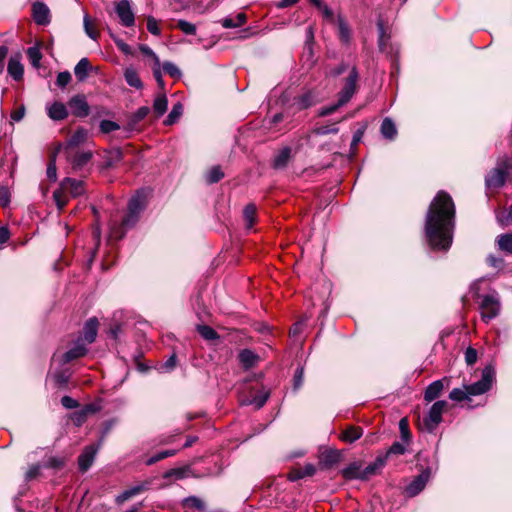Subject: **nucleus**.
I'll list each match as a JSON object with an SVG mask.
<instances>
[{
	"mask_svg": "<svg viewBox=\"0 0 512 512\" xmlns=\"http://www.w3.org/2000/svg\"><path fill=\"white\" fill-rule=\"evenodd\" d=\"M455 206L452 198L440 191L431 202L425 219V236L434 250L447 251L453 241Z\"/></svg>",
	"mask_w": 512,
	"mask_h": 512,
	"instance_id": "f257e3e1",
	"label": "nucleus"
},
{
	"mask_svg": "<svg viewBox=\"0 0 512 512\" xmlns=\"http://www.w3.org/2000/svg\"><path fill=\"white\" fill-rule=\"evenodd\" d=\"M85 192V186L83 180H77L73 178H65L60 183V188L53 193V198L59 210H62L67 204L66 193H69L72 197H78Z\"/></svg>",
	"mask_w": 512,
	"mask_h": 512,
	"instance_id": "f03ea898",
	"label": "nucleus"
},
{
	"mask_svg": "<svg viewBox=\"0 0 512 512\" xmlns=\"http://www.w3.org/2000/svg\"><path fill=\"white\" fill-rule=\"evenodd\" d=\"M512 167V162L509 158H500L495 168L485 178L487 188H500L506 181L507 174Z\"/></svg>",
	"mask_w": 512,
	"mask_h": 512,
	"instance_id": "7ed1b4c3",
	"label": "nucleus"
},
{
	"mask_svg": "<svg viewBox=\"0 0 512 512\" xmlns=\"http://www.w3.org/2000/svg\"><path fill=\"white\" fill-rule=\"evenodd\" d=\"M146 207V196L143 192H137L135 196H133L128 204V213L122 221V226L124 228H131L138 221L139 214Z\"/></svg>",
	"mask_w": 512,
	"mask_h": 512,
	"instance_id": "20e7f679",
	"label": "nucleus"
},
{
	"mask_svg": "<svg viewBox=\"0 0 512 512\" xmlns=\"http://www.w3.org/2000/svg\"><path fill=\"white\" fill-rule=\"evenodd\" d=\"M447 402L444 400L436 401L429 409L428 414L423 418L421 427L425 431L432 433L442 422V414L447 408Z\"/></svg>",
	"mask_w": 512,
	"mask_h": 512,
	"instance_id": "39448f33",
	"label": "nucleus"
},
{
	"mask_svg": "<svg viewBox=\"0 0 512 512\" xmlns=\"http://www.w3.org/2000/svg\"><path fill=\"white\" fill-rule=\"evenodd\" d=\"M495 379V370L492 366H486L482 371V377L479 381L464 386L471 396H477L490 390Z\"/></svg>",
	"mask_w": 512,
	"mask_h": 512,
	"instance_id": "423d86ee",
	"label": "nucleus"
},
{
	"mask_svg": "<svg viewBox=\"0 0 512 512\" xmlns=\"http://www.w3.org/2000/svg\"><path fill=\"white\" fill-rule=\"evenodd\" d=\"M480 313L484 322L488 323L490 320L496 318L500 313V301L497 294L481 296Z\"/></svg>",
	"mask_w": 512,
	"mask_h": 512,
	"instance_id": "0eeeda50",
	"label": "nucleus"
},
{
	"mask_svg": "<svg viewBox=\"0 0 512 512\" xmlns=\"http://www.w3.org/2000/svg\"><path fill=\"white\" fill-rule=\"evenodd\" d=\"M358 72L355 67H353L345 80L344 87L339 92L338 99L340 100V105H345L350 101L357 90V81H358Z\"/></svg>",
	"mask_w": 512,
	"mask_h": 512,
	"instance_id": "6e6552de",
	"label": "nucleus"
},
{
	"mask_svg": "<svg viewBox=\"0 0 512 512\" xmlns=\"http://www.w3.org/2000/svg\"><path fill=\"white\" fill-rule=\"evenodd\" d=\"M114 10L120 23L125 27H132L135 24V14L129 0H120L115 3Z\"/></svg>",
	"mask_w": 512,
	"mask_h": 512,
	"instance_id": "1a4fd4ad",
	"label": "nucleus"
},
{
	"mask_svg": "<svg viewBox=\"0 0 512 512\" xmlns=\"http://www.w3.org/2000/svg\"><path fill=\"white\" fill-rule=\"evenodd\" d=\"M270 397V391L264 387L260 390L251 392V397L241 398V405H254L256 409L262 408Z\"/></svg>",
	"mask_w": 512,
	"mask_h": 512,
	"instance_id": "9d476101",
	"label": "nucleus"
},
{
	"mask_svg": "<svg viewBox=\"0 0 512 512\" xmlns=\"http://www.w3.org/2000/svg\"><path fill=\"white\" fill-rule=\"evenodd\" d=\"M68 106L71 113L77 117H86L90 112L89 105L84 95L73 96L69 100Z\"/></svg>",
	"mask_w": 512,
	"mask_h": 512,
	"instance_id": "9b49d317",
	"label": "nucleus"
},
{
	"mask_svg": "<svg viewBox=\"0 0 512 512\" xmlns=\"http://www.w3.org/2000/svg\"><path fill=\"white\" fill-rule=\"evenodd\" d=\"M429 478L430 471L424 470L406 487L407 495L410 497L418 495L425 488Z\"/></svg>",
	"mask_w": 512,
	"mask_h": 512,
	"instance_id": "f8f14e48",
	"label": "nucleus"
},
{
	"mask_svg": "<svg viewBox=\"0 0 512 512\" xmlns=\"http://www.w3.org/2000/svg\"><path fill=\"white\" fill-rule=\"evenodd\" d=\"M150 484H151V481H144V482H141L135 486H132V487L126 489L125 491H123L121 494H119L116 497V502L118 504L124 503L125 501L129 500L130 498L137 496V495L141 494L142 492L146 491Z\"/></svg>",
	"mask_w": 512,
	"mask_h": 512,
	"instance_id": "ddd939ff",
	"label": "nucleus"
},
{
	"mask_svg": "<svg viewBox=\"0 0 512 512\" xmlns=\"http://www.w3.org/2000/svg\"><path fill=\"white\" fill-rule=\"evenodd\" d=\"M87 348L83 344L82 339H78L72 348L65 352L62 356V363L66 364L72 360L83 357L87 353Z\"/></svg>",
	"mask_w": 512,
	"mask_h": 512,
	"instance_id": "4468645a",
	"label": "nucleus"
},
{
	"mask_svg": "<svg viewBox=\"0 0 512 512\" xmlns=\"http://www.w3.org/2000/svg\"><path fill=\"white\" fill-rule=\"evenodd\" d=\"M98 447L94 445L87 446L81 455L78 458L79 469L82 472L88 470V468L92 465L95 455L97 453Z\"/></svg>",
	"mask_w": 512,
	"mask_h": 512,
	"instance_id": "2eb2a0df",
	"label": "nucleus"
},
{
	"mask_svg": "<svg viewBox=\"0 0 512 512\" xmlns=\"http://www.w3.org/2000/svg\"><path fill=\"white\" fill-rule=\"evenodd\" d=\"M341 459V453L335 449H326L320 454L319 464L322 468H331Z\"/></svg>",
	"mask_w": 512,
	"mask_h": 512,
	"instance_id": "dca6fc26",
	"label": "nucleus"
},
{
	"mask_svg": "<svg viewBox=\"0 0 512 512\" xmlns=\"http://www.w3.org/2000/svg\"><path fill=\"white\" fill-rule=\"evenodd\" d=\"M20 60L21 56L19 54L11 56L7 67L8 74L16 81L21 80L24 73V68Z\"/></svg>",
	"mask_w": 512,
	"mask_h": 512,
	"instance_id": "f3484780",
	"label": "nucleus"
},
{
	"mask_svg": "<svg viewBox=\"0 0 512 512\" xmlns=\"http://www.w3.org/2000/svg\"><path fill=\"white\" fill-rule=\"evenodd\" d=\"M317 103V97L314 92L307 91L294 98L293 105L297 110L307 109Z\"/></svg>",
	"mask_w": 512,
	"mask_h": 512,
	"instance_id": "a211bd4d",
	"label": "nucleus"
},
{
	"mask_svg": "<svg viewBox=\"0 0 512 512\" xmlns=\"http://www.w3.org/2000/svg\"><path fill=\"white\" fill-rule=\"evenodd\" d=\"M47 114L54 121L64 120L68 116L67 107L61 102H54L47 106Z\"/></svg>",
	"mask_w": 512,
	"mask_h": 512,
	"instance_id": "6ab92c4d",
	"label": "nucleus"
},
{
	"mask_svg": "<svg viewBox=\"0 0 512 512\" xmlns=\"http://www.w3.org/2000/svg\"><path fill=\"white\" fill-rule=\"evenodd\" d=\"M33 17L37 24L45 25L49 23V9L41 2H37L33 5Z\"/></svg>",
	"mask_w": 512,
	"mask_h": 512,
	"instance_id": "aec40b11",
	"label": "nucleus"
},
{
	"mask_svg": "<svg viewBox=\"0 0 512 512\" xmlns=\"http://www.w3.org/2000/svg\"><path fill=\"white\" fill-rule=\"evenodd\" d=\"M386 464V457L378 456L372 463L363 468L362 480L377 474Z\"/></svg>",
	"mask_w": 512,
	"mask_h": 512,
	"instance_id": "412c9836",
	"label": "nucleus"
},
{
	"mask_svg": "<svg viewBox=\"0 0 512 512\" xmlns=\"http://www.w3.org/2000/svg\"><path fill=\"white\" fill-rule=\"evenodd\" d=\"M444 389L443 380H436L428 385L424 392V400L426 402H432L437 399Z\"/></svg>",
	"mask_w": 512,
	"mask_h": 512,
	"instance_id": "4be33fe9",
	"label": "nucleus"
},
{
	"mask_svg": "<svg viewBox=\"0 0 512 512\" xmlns=\"http://www.w3.org/2000/svg\"><path fill=\"white\" fill-rule=\"evenodd\" d=\"M98 330V321L96 318L89 319L83 327V338L90 344L95 341Z\"/></svg>",
	"mask_w": 512,
	"mask_h": 512,
	"instance_id": "5701e85b",
	"label": "nucleus"
},
{
	"mask_svg": "<svg viewBox=\"0 0 512 512\" xmlns=\"http://www.w3.org/2000/svg\"><path fill=\"white\" fill-rule=\"evenodd\" d=\"M363 468L360 462H353L346 468L342 469L341 474L346 480L359 479L362 480Z\"/></svg>",
	"mask_w": 512,
	"mask_h": 512,
	"instance_id": "b1692460",
	"label": "nucleus"
},
{
	"mask_svg": "<svg viewBox=\"0 0 512 512\" xmlns=\"http://www.w3.org/2000/svg\"><path fill=\"white\" fill-rule=\"evenodd\" d=\"M91 157L92 153L90 151L77 152L70 159L72 169L74 171L82 169L90 161Z\"/></svg>",
	"mask_w": 512,
	"mask_h": 512,
	"instance_id": "393cba45",
	"label": "nucleus"
},
{
	"mask_svg": "<svg viewBox=\"0 0 512 512\" xmlns=\"http://www.w3.org/2000/svg\"><path fill=\"white\" fill-rule=\"evenodd\" d=\"M363 435V429L359 426H348L341 434V440L346 443H353Z\"/></svg>",
	"mask_w": 512,
	"mask_h": 512,
	"instance_id": "a878e982",
	"label": "nucleus"
},
{
	"mask_svg": "<svg viewBox=\"0 0 512 512\" xmlns=\"http://www.w3.org/2000/svg\"><path fill=\"white\" fill-rule=\"evenodd\" d=\"M88 138V131L82 127L78 128L68 139L66 149L74 148L84 143Z\"/></svg>",
	"mask_w": 512,
	"mask_h": 512,
	"instance_id": "bb28decb",
	"label": "nucleus"
},
{
	"mask_svg": "<svg viewBox=\"0 0 512 512\" xmlns=\"http://www.w3.org/2000/svg\"><path fill=\"white\" fill-rule=\"evenodd\" d=\"M124 78L127 84L133 88L141 89L143 87V83L137 71L133 67H128L125 69Z\"/></svg>",
	"mask_w": 512,
	"mask_h": 512,
	"instance_id": "cd10ccee",
	"label": "nucleus"
},
{
	"mask_svg": "<svg viewBox=\"0 0 512 512\" xmlns=\"http://www.w3.org/2000/svg\"><path fill=\"white\" fill-rule=\"evenodd\" d=\"M239 360L245 368H251L256 365L259 360L257 354L249 349H244L239 354Z\"/></svg>",
	"mask_w": 512,
	"mask_h": 512,
	"instance_id": "c85d7f7f",
	"label": "nucleus"
},
{
	"mask_svg": "<svg viewBox=\"0 0 512 512\" xmlns=\"http://www.w3.org/2000/svg\"><path fill=\"white\" fill-rule=\"evenodd\" d=\"M291 157V148H283L274 158L273 167L275 169H283L287 166Z\"/></svg>",
	"mask_w": 512,
	"mask_h": 512,
	"instance_id": "c756f323",
	"label": "nucleus"
},
{
	"mask_svg": "<svg viewBox=\"0 0 512 512\" xmlns=\"http://www.w3.org/2000/svg\"><path fill=\"white\" fill-rule=\"evenodd\" d=\"M90 62L87 58H82L75 66L74 73L79 81H84L88 76Z\"/></svg>",
	"mask_w": 512,
	"mask_h": 512,
	"instance_id": "7c9ffc66",
	"label": "nucleus"
},
{
	"mask_svg": "<svg viewBox=\"0 0 512 512\" xmlns=\"http://www.w3.org/2000/svg\"><path fill=\"white\" fill-rule=\"evenodd\" d=\"M381 134L386 139L392 140L397 134V129L394 122L390 118H385L381 124Z\"/></svg>",
	"mask_w": 512,
	"mask_h": 512,
	"instance_id": "2f4dec72",
	"label": "nucleus"
},
{
	"mask_svg": "<svg viewBox=\"0 0 512 512\" xmlns=\"http://www.w3.org/2000/svg\"><path fill=\"white\" fill-rule=\"evenodd\" d=\"M247 17L244 13H238L235 18L226 17L221 21L224 28H237L246 23Z\"/></svg>",
	"mask_w": 512,
	"mask_h": 512,
	"instance_id": "473e14b6",
	"label": "nucleus"
},
{
	"mask_svg": "<svg viewBox=\"0 0 512 512\" xmlns=\"http://www.w3.org/2000/svg\"><path fill=\"white\" fill-rule=\"evenodd\" d=\"M496 243L499 250L508 254H512V233L499 235L497 237Z\"/></svg>",
	"mask_w": 512,
	"mask_h": 512,
	"instance_id": "72a5a7b5",
	"label": "nucleus"
},
{
	"mask_svg": "<svg viewBox=\"0 0 512 512\" xmlns=\"http://www.w3.org/2000/svg\"><path fill=\"white\" fill-rule=\"evenodd\" d=\"M168 107V100L164 93L156 96L153 102V110L157 116H162Z\"/></svg>",
	"mask_w": 512,
	"mask_h": 512,
	"instance_id": "f704fd0d",
	"label": "nucleus"
},
{
	"mask_svg": "<svg viewBox=\"0 0 512 512\" xmlns=\"http://www.w3.org/2000/svg\"><path fill=\"white\" fill-rule=\"evenodd\" d=\"M183 113V105L180 102H177L173 107L167 118L164 121L165 125H172L178 121Z\"/></svg>",
	"mask_w": 512,
	"mask_h": 512,
	"instance_id": "c9c22d12",
	"label": "nucleus"
},
{
	"mask_svg": "<svg viewBox=\"0 0 512 512\" xmlns=\"http://www.w3.org/2000/svg\"><path fill=\"white\" fill-rule=\"evenodd\" d=\"M244 220L246 222V226L250 229L255 222L256 217V207L254 204H248L245 206L243 211Z\"/></svg>",
	"mask_w": 512,
	"mask_h": 512,
	"instance_id": "e433bc0d",
	"label": "nucleus"
},
{
	"mask_svg": "<svg viewBox=\"0 0 512 512\" xmlns=\"http://www.w3.org/2000/svg\"><path fill=\"white\" fill-rule=\"evenodd\" d=\"M83 26H84V31L87 34V36L93 40H97V38L99 36V32L94 28L88 14L84 15Z\"/></svg>",
	"mask_w": 512,
	"mask_h": 512,
	"instance_id": "4c0bfd02",
	"label": "nucleus"
},
{
	"mask_svg": "<svg viewBox=\"0 0 512 512\" xmlns=\"http://www.w3.org/2000/svg\"><path fill=\"white\" fill-rule=\"evenodd\" d=\"M27 56L33 67L38 68L42 59L40 49L36 46L30 47L27 50Z\"/></svg>",
	"mask_w": 512,
	"mask_h": 512,
	"instance_id": "58836bf2",
	"label": "nucleus"
},
{
	"mask_svg": "<svg viewBox=\"0 0 512 512\" xmlns=\"http://www.w3.org/2000/svg\"><path fill=\"white\" fill-rule=\"evenodd\" d=\"M176 450H164V451H161L159 453H156L155 455L151 456L150 458H148L146 460V464L147 465H153L165 458H168V457H171V456H174L176 454Z\"/></svg>",
	"mask_w": 512,
	"mask_h": 512,
	"instance_id": "ea45409f",
	"label": "nucleus"
},
{
	"mask_svg": "<svg viewBox=\"0 0 512 512\" xmlns=\"http://www.w3.org/2000/svg\"><path fill=\"white\" fill-rule=\"evenodd\" d=\"M224 177V173L222 172L219 166L212 167L206 175V180L208 183H217Z\"/></svg>",
	"mask_w": 512,
	"mask_h": 512,
	"instance_id": "a19ab883",
	"label": "nucleus"
},
{
	"mask_svg": "<svg viewBox=\"0 0 512 512\" xmlns=\"http://www.w3.org/2000/svg\"><path fill=\"white\" fill-rule=\"evenodd\" d=\"M199 334L206 340H215L218 338L216 331L207 325H199L197 327Z\"/></svg>",
	"mask_w": 512,
	"mask_h": 512,
	"instance_id": "79ce46f5",
	"label": "nucleus"
},
{
	"mask_svg": "<svg viewBox=\"0 0 512 512\" xmlns=\"http://www.w3.org/2000/svg\"><path fill=\"white\" fill-rule=\"evenodd\" d=\"M338 27L340 40L344 43H348L350 40V29L341 17L338 19Z\"/></svg>",
	"mask_w": 512,
	"mask_h": 512,
	"instance_id": "37998d69",
	"label": "nucleus"
},
{
	"mask_svg": "<svg viewBox=\"0 0 512 512\" xmlns=\"http://www.w3.org/2000/svg\"><path fill=\"white\" fill-rule=\"evenodd\" d=\"M161 69L165 73H167L169 76L173 78H180L181 77V71L179 68L172 62L166 61L162 64Z\"/></svg>",
	"mask_w": 512,
	"mask_h": 512,
	"instance_id": "c03bdc74",
	"label": "nucleus"
},
{
	"mask_svg": "<svg viewBox=\"0 0 512 512\" xmlns=\"http://www.w3.org/2000/svg\"><path fill=\"white\" fill-rule=\"evenodd\" d=\"M469 396V393L467 392V389H460V388H454L450 393H449V398L452 400V401H456V402H460V401H463L465 399H467Z\"/></svg>",
	"mask_w": 512,
	"mask_h": 512,
	"instance_id": "a18cd8bd",
	"label": "nucleus"
},
{
	"mask_svg": "<svg viewBox=\"0 0 512 512\" xmlns=\"http://www.w3.org/2000/svg\"><path fill=\"white\" fill-rule=\"evenodd\" d=\"M184 505L197 510H204L205 508L204 502L196 496H190L184 499Z\"/></svg>",
	"mask_w": 512,
	"mask_h": 512,
	"instance_id": "49530a36",
	"label": "nucleus"
},
{
	"mask_svg": "<svg viewBox=\"0 0 512 512\" xmlns=\"http://www.w3.org/2000/svg\"><path fill=\"white\" fill-rule=\"evenodd\" d=\"M177 27L187 35H194L196 33V26L186 20H179Z\"/></svg>",
	"mask_w": 512,
	"mask_h": 512,
	"instance_id": "de8ad7c7",
	"label": "nucleus"
},
{
	"mask_svg": "<svg viewBox=\"0 0 512 512\" xmlns=\"http://www.w3.org/2000/svg\"><path fill=\"white\" fill-rule=\"evenodd\" d=\"M399 429H400L402 440L406 443L409 442V440L411 438V434L409 431V425H408V421L406 418H402L399 421Z\"/></svg>",
	"mask_w": 512,
	"mask_h": 512,
	"instance_id": "09e8293b",
	"label": "nucleus"
},
{
	"mask_svg": "<svg viewBox=\"0 0 512 512\" xmlns=\"http://www.w3.org/2000/svg\"><path fill=\"white\" fill-rule=\"evenodd\" d=\"M377 27H378V31H379V39H378L379 49L382 52H387L385 29H384V25H383L382 21H378Z\"/></svg>",
	"mask_w": 512,
	"mask_h": 512,
	"instance_id": "8fccbe9b",
	"label": "nucleus"
},
{
	"mask_svg": "<svg viewBox=\"0 0 512 512\" xmlns=\"http://www.w3.org/2000/svg\"><path fill=\"white\" fill-rule=\"evenodd\" d=\"M70 378V374L67 371H58L53 374V379L59 386H65Z\"/></svg>",
	"mask_w": 512,
	"mask_h": 512,
	"instance_id": "3c124183",
	"label": "nucleus"
},
{
	"mask_svg": "<svg viewBox=\"0 0 512 512\" xmlns=\"http://www.w3.org/2000/svg\"><path fill=\"white\" fill-rule=\"evenodd\" d=\"M119 128V125L111 120H102L100 123V130L103 133H110L112 131L118 130Z\"/></svg>",
	"mask_w": 512,
	"mask_h": 512,
	"instance_id": "603ef678",
	"label": "nucleus"
},
{
	"mask_svg": "<svg viewBox=\"0 0 512 512\" xmlns=\"http://www.w3.org/2000/svg\"><path fill=\"white\" fill-rule=\"evenodd\" d=\"M303 380H304V368L303 367H299V368L296 369L295 374H294V378H293V388H294V390H298L302 386Z\"/></svg>",
	"mask_w": 512,
	"mask_h": 512,
	"instance_id": "864d4df0",
	"label": "nucleus"
},
{
	"mask_svg": "<svg viewBox=\"0 0 512 512\" xmlns=\"http://www.w3.org/2000/svg\"><path fill=\"white\" fill-rule=\"evenodd\" d=\"M71 81V74L68 71L60 72L57 75L56 84L60 88L66 87Z\"/></svg>",
	"mask_w": 512,
	"mask_h": 512,
	"instance_id": "5fc2aeb1",
	"label": "nucleus"
},
{
	"mask_svg": "<svg viewBox=\"0 0 512 512\" xmlns=\"http://www.w3.org/2000/svg\"><path fill=\"white\" fill-rule=\"evenodd\" d=\"M406 451V447L404 444L400 443V442H395L392 444V446L389 448V450L387 451L386 455L384 457H388L389 455L391 454H394V455H402L404 454Z\"/></svg>",
	"mask_w": 512,
	"mask_h": 512,
	"instance_id": "6e6d98bb",
	"label": "nucleus"
},
{
	"mask_svg": "<svg viewBox=\"0 0 512 512\" xmlns=\"http://www.w3.org/2000/svg\"><path fill=\"white\" fill-rule=\"evenodd\" d=\"M186 475H187V470L186 469H184V468H176V469H171V470L167 471L164 474V478L174 477L175 479H182V478L186 477Z\"/></svg>",
	"mask_w": 512,
	"mask_h": 512,
	"instance_id": "4d7b16f0",
	"label": "nucleus"
},
{
	"mask_svg": "<svg viewBox=\"0 0 512 512\" xmlns=\"http://www.w3.org/2000/svg\"><path fill=\"white\" fill-rule=\"evenodd\" d=\"M139 50L147 57H150L154 64L158 65L160 60L159 57L155 54V52L147 45L141 44L139 45Z\"/></svg>",
	"mask_w": 512,
	"mask_h": 512,
	"instance_id": "13d9d810",
	"label": "nucleus"
},
{
	"mask_svg": "<svg viewBox=\"0 0 512 512\" xmlns=\"http://www.w3.org/2000/svg\"><path fill=\"white\" fill-rule=\"evenodd\" d=\"M147 30L151 34L156 35V36L160 35V33H161L157 20L152 16H149L147 18Z\"/></svg>",
	"mask_w": 512,
	"mask_h": 512,
	"instance_id": "bf43d9fd",
	"label": "nucleus"
},
{
	"mask_svg": "<svg viewBox=\"0 0 512 512\" xmlns=\"http://www.w3.org/2000/svg\"><path fill=\"white\" fill-rule=\"evenodd\" d=\"M10 191L7 187L1 186L0 187V205L2 207H7L10 204Z\"/></svg>",
	"mask_w": 512,
	"mask_h": 512,
	"instance_id": "052dcab7",
	"label": "nucleus"
},
{
	"mask_svg": "<svg viewBox=\"0 0 512 512\" xmlns=\"http://www.w3.org/2000/svg\"><path fill=\"white\" fill-rule=\"evenodd\" d=\"M149 112H150V108L147 106H142V107L138 108L136 110V112L133 114V121L134 122L142 121L144 118H146V116L149 114Z\"/></svg>",
	"mask_w": 512,
	"mask_h": 512,
	"instance_id": "680f3d73",
	"label": "nucleus"
},
{
	"mask_svg": "<svg viewBox=\"0 0 512 512\" xmlns=\"http://www.w3.org/2000/svg\"><path fill=\"white\" fill-rule=\"evenodd\" d=\"M465 361L467 365H473L477 361V350L468 347L465 351Z\"/></svg>",
	"mask_w": 512,
	"mask_h": 512,
	"instance_id": "e2e57ef3",
	"label": "nucleus"
},
{
	"mask_svg": "<svg viewBox=\"0 0 512 512\" xmlns=\"http://www.w3.org/2000/svg\"><path fill=\"white\" fill-rule=\"evenodd\" d=\"M161 63L159 62L158 65L154 64L153 66V76L158 83V85L161 87V89H164V80L162 77V71H161Z\"/></svg>",
	"mask_w": 512,
	"mask_h": 512,
	"instance_id": "0e129e2a",
	"label": "nucleus"
},
{
	"mask_svg": "<svg viewBox=\"0 0 512 512\" xmlns=\"http://www.w3.org/2000/svg\"><path fill=\"white\" fill-rule=\"evenodd\" d=\"M61 404L66 409H74V408H77L79 405V403L70 396H63L61 398Z\"/></svg>",
	"mask_w": 512,
	"mask_h": 512,
	"instance_id": "69168bd1",
	"label": "nucleus"
},
{
	"mask_svg": "<svg viewBox=\"0 0 512 512\" xmlns=\"http://www.w3.org/2000/svg\"><path fill=\"white\" fill-rule=\"evenodd\" d=\"M114 41H115V44L117 45V47L119 48V50L122 53H124L125 55H132L133 54L131 47L128 44H126L123 40L114 39Z\"/></svg>",
	"mask_w": 512,
	"mask_h": 512,
	"instance_id": "338daca9",
	"label": "nucleus"
},
{
	"mask_svg": "<svg viewBox=\"0 0 512 512\" xmlns=\"http://www.w3.org/2000/svg\"><path fill=\"white\" fill-rule=\"evenodd\" d=\"M87 419V416L82 410L75 412L72 416V420L77 426H81Z\"/></svg>",
	"mask_w": 512,
	"mask_h": 512,
	"instance_id": "774afa93",
	"label": "nucleus"
}]
</instances>
